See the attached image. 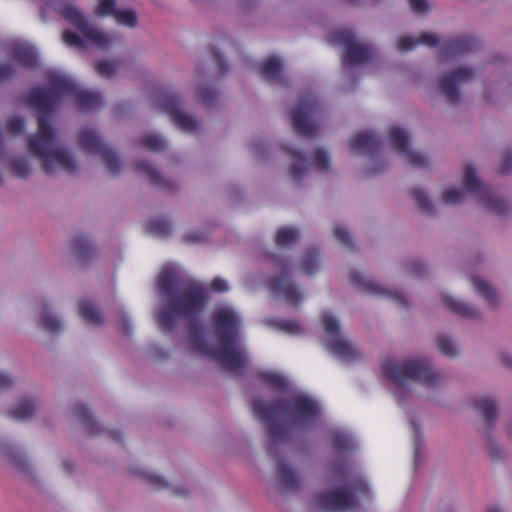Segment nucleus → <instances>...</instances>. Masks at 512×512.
I'll return each mask as SVG.
<instances>
[{
  "label": "nucleus",
  "instance_id": "1",
  "mask_svg": "<svg viewBox=\"0 0 512 512\" xmlns=\"http://www.w3.org/2000/svg\"><path fill=\"white\" fill-rule=\"evenodd\" d=\"M48 78L47 90H34L27 97L28 105L38 114V129L28 136L27 148L31 156L39 161L45 174H72L78 170V162L60 142L47 116L65 100L82 108L92 107L97 102V96L78 88L68 75L60 71H51Z\"/></svg>",
  "mask_w": 512,
  "mask_h": 512
},
{
  "label": "nucleus",
  "instance_id": "2",
  "mask_svg": "<svg viewBox=\"0 0 512 512\" xmlns=\"http://www.w3.org/2000/svg\"><path fill=\"white\" fill-rule=\"evenodd\" d=\"M242 319L230 305H222L215 310L214 325L219 336V347L212 349L201 334L193 335L189 349L198 356L210 357L228 370H238L247 361L245 349L239 338Z\"/></svg>",
  "mask_w": 512,
  "mask_h": 512
},
{
  "label": "nucleus",
  "instance_id": "3",
  "mask_svg": "<svg viewBox=\"0 0 512 512\" xmlns=\"http://www.w3.org/2000/svg\"><path fill=\"white\" fill-rule=\"evenodd\" d=\"M157 288L164 302L157 314V321L164 327H169L180 316L198 312L207 301V290L202 285L184 286L180 283V271L174 264L162 268L157 278Z\"/></svg>",
  "mask_w": 512,
  "mask_h": 512
},
{
  "label": "nucleus",
  "instance_id": "4",
  "mask_svg": "<svg viewBox=\"0 0 512 512\" xmlns=\"http://www.w3.org/2000/svg\"><path fill=\"white\" fill-rule=\"evenodd\" d=\"M381 370L387 380L395 385L394 393L398 398L405 392L422 394L443 384L442 375L423 357L404 360L384 358Z\"/></svg>",
  "mask_w": 512,
  "mask_h": 512
},
{
  "label": "nucleus",
  "instance_id": "5",
  "mask_svg": "<svg viewBox=\"0 0 512 512\" xmlns=\"http://www.w3.org/2000/svg\"><path fill=\"white\" fill-rule=\"evenodd\" d=\"M255 416L267 424L287 423L298 427L310 425L319 413L317 402L309 395L298 392L287 403L271 406L262 401L253 405Z\"/></svg>",
  "mask_w": 512,
  "mask_h": 512
},
{
  "label": "nucleus",
  "instance_id": "6",
  "mask_svg": "<svg viewBox=\"0 0 512 512\" xmlns=\"http://www.w3.org/2000/svg\"><path fill=\"white\" fill-rule=\"evenodd\" d=\"M467 194H471L487 210L502 213L506 208L505 201L497 196L479 177L476 167L466 164L463 167L462 187L445 185L440 191V200L446 205L461 203Z\"/></svg>",
  "mask_w": 512,
  "mask_h": 512
},
{
  "label": "nucleus",
  "instance_id": "7",
  "mask_svg": "<svg viewBox=\"0 0 512 512\" xmlns=\"http://www.w3.org/2000/svg\"><path fill=\"white\" fill-rule=\"evenodd\" d=\"M320 322L324 332L322 344L334 357L351 361L361 355L358 347L341 332L340 323L332 312H323Z\"/></svg>",
  "mask_w": 512,
  "mask_h": 512
},
{
  "label": "nucleus",
  "instance_id": "8",
  "mask_svg": "<svg viewBox=\"0 0 512 512\" xmlns=\"http://www.w3.org/2000/svg\"><path fill=\"white\" fill-rule=\"evenodd\" d=\"M387 147L415 166L425 167L430 162L425 153L412 148L408 132L401 127H391L387 138Z\"/></svg>",
  "mask_w": 512,
  "mask_h": 512
},
{
  "label": "nucleus",
  "instance_id": "9",
  "mask_svg": "<svg viewBox=\"0 0 512 512\" xmlns=\"http://www.w3.org/2000/svg\"><path fill=\"white\" fill-rule=\"evenodd\" d=\"M285 149L291 156L292 163L289 167V174L295 181H298L304 177L310 167H314L322 172L328 171L331 167V159L329 154L321 148H318L313 152L309 163L306 162L298 150L291 147H286Z\"/></svg>",
  "mask_w": 512,
  "mask_h": 512
},
{
  "label": "nucleus",
  "instance_id": "10",
  "mask_svg": "<svg viewBox=\"0 0 512 512\" xmlns=\"http://www.w3.org/2000/svg\"><path fill=\"white\" fill-rule=\"evenodd\" d=\"M79 143L85 151L98 154L109 172L116 173L121 168V162L116 153L102 144L95 131L83 130L79 135Z\"/></svg>",
  "mask_w": 512,
  "mask_h": 512
},
{
  "label": "nucleus",
  "instance_id": "11",
  "mask_svg": "<svg viewBox=\"0 0 512 512\" xmlns=\"http://www.w3.org/2000/svg\"><path fill=\"white\" fill-rule=\"evenodd\" d=\"M356 492L347 493L332 489L321 493L313 501L314 508L321 512H343L355 506Z\"/></svg>",
  "mask_w": 512,
  "mask_h": 512
},
{
  "label": "nucleus",
  "instance_id": "12",
  "mask_svg": "<svg viewBox=\"0 0 512 512\" xmlns=\"http://www.w3.org/2000/svg\"><path fill=\"white\" fill-rule=\"evenodd\" d=\"M475 73L469 67H458L445 75L438 83L440 92L450 102L459 99L461 85L469 82Z\"/></svg>",
  "mask_w": 512,
  "mask_h": 512
},
{
  "label": "nucleus",
  "instance_id": "13",
  "mask_svg": "<svg viewBox=\"0 0 512 512\" xmlns=\"http://www.w3.org/2000/svg\"><path fill=\"white\" fill-rule=\"evenodd\" d=\"M350 281L354 287L361 293H366L375 296H384L397 303L405 304L406 300L402 293L391 291L377 281L367 277L361 272L353 271L350 274Z\"/></svg>",
  "mask_w": 512,
  "mask_h": 512
},
{
  "label": "nucleus",
  "instance_id": "14",
  "mask_svg": "<svg viewBox=\"0 0 512 512\" xmlns=\"http://www.w3.org/2000/svg\"><path fill=\"white\" fill-rule=\"evenodd\" d=\"M159 106L179 129L185 132H195L198 129V122L192 116L183 111L177 99L169 96H162L159 99Z\"/></svg>",
  "mask_w": 512,
  "mask_h": 512
},
{
  "label": "nucleus",
  "instance_id": "15",
  "mask_svg": "<svg viewBox=\"0 0 512 512\" xmlns=\"http://www.w3.org/2000/svg\"><path fill=\"white\" fill-rule=\"evenodd\" d=\"M343 53L344 64L351 67L361 65L371 58L369 47L348 34L343 35Z\"/></svg>",
  "mask_w": 512,
  "mask_h": 512
},
{
  "label": "nucleus",
  "instance_id": "16",
  "mask_svg": "<svg viewBox=\"0 0 512 512\" xmlns=\"http://www.w3.org/2000/svg\"><path fill=\"white\" fill-rule=\"evenodd\" d=\"M291 119L295 129L304 135H311L315 129L313 121V106L309 102L300 103L291 112Z\"/></svg>",
  "mask_w": 512,
  "mask_h": 512
},
{
  "label": "nucleus",
  "instance_id": "17",
  "mask_svg": "<svg viewBox=\"0 0 512 512\" xmlns=\"http://www.w3.org/2000/svg\"><path fill=\"white\" fill-rule=\"evenodd\" d=\"M377 141L370 132H359L349 141V149L355 155L371 153L375 150Z\"/></svg>",
  "mask_w": 512,
  "mask_h": 512
},
{
  "label": "nucleus",
  "instance_id": "18",
  "mask_svg": "<svg viewBox=\"0 0 512 512\" xmlns=\"http://www.w3.org/2000/svg\"><path fill=\"white\" fill-rule=\"evenodd\" d=\"M276 473L277 485L281 490L288 491L298 487L300 477L288 463H278Z\"/></svg>",
  "mask_w": 512,
  "mask_h": 512
},
{
  "label": "nucleus",
  "instance_id": "19",
  "mask_svg": "<svg viewBox=\"0 0 512 512\" xmlns=\"http://www.w3.org/2000/svg\"><path fill=\"white\" fill-rule=\"evenodd\" d=\"M442 302L447 309L462 317L474 319L479 316V311L475 307H473L469 303L456 299L451 295H443Z\"/></svg>",
  "mask_w": 512,
  "mask_h": 512
},
{
  "label": "nucleus",
  "instance_id": "20",
  "mask_svg": "<svg viewBox=\"0 0 512 512\" xmlns=\"http://www.w3.org/2000/svg\"><path fill=\"white\" fill-rule=\"evenodd\" d=\"M38 325L48 333H59L63 330L64 324L49 308L43 306L39 312Z\"/></svg>",
  "mask_w": 512,
  "mask_h": 512
},
{
  "label": "nucleus",
  "instance_id": "21",
  "mask_svg": "<svg viewBox=\"0 0 512 512\" xmlns=\"http://www.w3.org/2000/svg\"><path fill=\"white\" fill-rule=\"evenodd\" d=\"M8 165L17 177H27L33 171V161L29 155L17 154L9 159Z\"/></svg>",
  "mask_w": 512,
  "mask_h": 512
},
{
  "label": "nucleus",
  "instance_id": "22",
  "mask_svg": "<svg viewBox=\"0 0 512 512\" xmlns=\"http://www.w3.org/2000/svg\"><path fill=\"white\" fill-rule=\"evenodd\" d=\"M14 62L26 68L34 66L36 62V52L27 43H18L14 47Z\"/></svg>",
  "mask_w": 512,
  "mask_h": 512
},
{
  "label": "nucleus",
  "instance_id": "23",
  "mask_svg": "<svg viewBox=\"0 0 512 512\" xmlns=\"http://www.w3.org/2000/svg\"><path fill=\"white\" fill-rule=\"evenodd\" d=\"M470 283L474 290L483 297L487 302L493 304L498 299V294L495 289L482 277L480 276H472L470 278Z\"/></svg>",
  "mask_w": 512,
  "mask_h": 512
},
{
  "label": "nucleus",
  "instance_id": "24",
  "mask_svg": "<svg viewBox=\"0 0 512 512\" xmlns=\"http://www.w3.org/2000/svg\"><path fill=\"white\" fill-rule=\"evenodd\" d=\"M79 315L89 324H99L102 315L95 305L89 300L83 299L78 303Z\"/></svg>",
  "mask_w": 512,
  "mask_h": 512
},
{
  "label": "nucleus",
  "instance_id": "25",
  "mask_svg": "<svg viewBox=\"0 0 512 512\" xmlns=\"http://www.w3.org/2000/svg\"><path fill=\"white\" fill-rule=\"evenodd\" d=\"M275 291L278 297H282L288 303L296 305L303 299V294L294 286L286 284L283 281L275 285Z\"/></svg>",
  "mask_w": 512,
  "mask_h": 512
},
{
  "label": "nucleus",
  "instance_id": "26",
  "mask_svg": "<svg viewBox=\"0 0 512 512\" xmlns=\"http://www.w3.org/2000/svg\"><path fill=\"white\" fill-rule=\"evenodd\" d=\"M281 71V62L275 57L266 59L261 65V74L268 81L279 80Z\"/></svg>",
  "mask_w": 512,
  "mask_h": 512
},
{
  "label": "nucleus",
  "instance_id": "27",
  "mask_svg": "<svg viewBox=\"0 0 512 512\" xmlns=\"http://www.w3.org/2000/svg\"><path fill=\"white\" fill-rule=\"evenodd\" d=\"M439 351L448 357H455L460 353V346L447 334H440L436 338Z\"/></svg>",
  "mask_w": 512,
  "mask_h": 512
},
{
  "label": "nucleus",
  "instance_id": "28",
  "mask_svg": "<svg viewBox=\"0 0 512 512\" xmlns=\"http://www.w3.org/2000/svg\"><path fill=\"white\" fill-rule=\"evenodd\" d=\"M475 408L486 420H492L497 413L495 400L488 396L477 398L475 400Z\"/></svg>",
  "mask_w": 512,
  "mask_h": 512
},
{
  "label": "nucleus",
  "instance_id": "29",
  "mask_svg": "<svg viewBox=\"0 0 512 512\" xmlns=\"http://www.w3.org/2000/svg\"><path fill=\"white\" fill-rule=\"evenodd\" d=\"M37 409V404L32 399H24L19 402L17 407L13 410V415L15 418L20 420H25L30 418Z\"/></svg>",
  "mask_w": 512,
  "mask_h": 512
},
{
  "label": "nucleus",
  "instance_id": "30",
  "mask_svg": "<svg viewBox=\"0 0 512 512\" xmlns=\"http://www.w3.org/2000/svg\"><path fill=\"white\" fill-rule=\"evenodd\" d=\"M298 239L299 233L294 227H282L276 234V243L282 247L289 246Z\"/></svg>",
  "mask_w": 512,
  "mask_h": 512
},
{
  "label": "nucleus",
  "instance_id": "31",
  "mask_svg": "<svg viewBox=\"0 0 512 512\" xmlns=\"http://www.w3.org/2000/svg\"><path fill=\"white\" fill-rule=\"evenodd\" d=\"M320 267L318 254L315 252L306 253L300 263L299 269L308 275L314 274Z\"/></svg>",
  "mask_w": 512,
  "mask_h": 512
},
{
  "label": "nucleus",
  "instance_id": "32",
  "mask_svg": "<svg viewBox=\"0 0 512 512\" xmlns=\"http://www.w3.org/2000/svg\"><path fill=\"white\" fill-rule=\"evenodd\" d=\"M116 22L126 27H135L137 25V15L133 10L122 9L115 11L113 15Z\"/></svg>",
  "mask_w": 512,
  "mask_h": 512
},
{
  "label": "nucleus",
  "instance_id": "33",
  "mask_svg": "<svg viewBox=\"0 0 512 512\" xmlns=\"http://www.w3.org/2000/svg\"><path fill=\"white\" fill-rule=\"evenodd\" d=\"M140 142L142 146L152 151H160L165 148V140L159 135L147 133L141 136Z\"/></svg>",
  "mask_w": 512,
  "mask_h": 512
},
{
  "label": "nucleus",
  "instance_id": "34",
  "mask_svg": "<svg viewBox=\"0 0 512 512\" xmlns=\"http://www.w3.org/2000/svg\"><path fill=\"white\" fill-rule=\"evenodd\" d=\"M274 326L289 335H300L304 331L302 325L293 320H275Z\"/></svg>",
  "mask_w": 512,
  "mask_h": 512
},
{
  "label": "nucleus",
  "instance_id": "35",
  "mask_svg": "<svg viewBox=\"0 0 512 512\" xmlns=\"http://www.w3.org/2000/svg\"><path fill=\"white\" fill-rule=\"evenodd\" d=\"M115 0H95L94 13L101 17L113 16L116 11Z\"/></svg>",
  "mask_w": 512,
  "mask_h": 512
},
{
  "label": "nucleus",
  "instance_id": "36",
  "mask_svg": "<svg viewBox=\"0 0 512 512\" xmlns=\"http://www.w3.org/2000/svg\"><path fill=\"white\" fill-rule=\"evenodd\" d=\"M119 64L115 61L111 60H102L96 63L95 71L101 76L105 78L113 77L118 71Z\"/></svg>",
  "mask_w": 512,
  "mask_h": 512
},
{
  "label": "nucleus",
  "instance_id": "37",
  "mask_svg": "<svg viewBox=\"0 0 512 512\" xmlns=\"http://www.w3.org/2000/svg\"><path fill=\"white\" fill-rule=\"evenodd\" d=\"M412 194L419 208H421L424 211H429L433 208L432 201L428 193L424 189H414Z\"/></svg>",
  "mask_w": 512,
  "mask_h": 512
},
{
  "label": "nucleus",
  "instance_id": "38",
  "mask_svg": "<svg viewBox=\"0 0 512 512\" xmlns=\"http://www.w3.org/2000/svg\"><path fill=\"white\" fill-rule=\"evenodd\" d=\"M142 477L157 489L164 488L168 485L167 481L162 476L150 470H144Z\"/></svg>",
  "mask_w": 512,
  "mask_h": 512
},
{
  "label": "nucleus",
  "instance_id": "39",
  "mask_svg": "<svg viewBox=\"0 0 512 512\" xmlns=\"http://www.w3.org/2000/svg\"><path fill=\"white\" fill-rule=\"evenodd\" d=\"M7 128L11 134L19 135L25 131L26 122L23 118L19 116H12L7 121Z\"/></svg>",
  "mask_w": 512,
  "mask_h": 512
},
{
  "label": "nucleus",
  "instance_id": "40",
  "mask_svg": "<svg viewBox=\"0 0 512 512\" xmlns=\"http://www.w3.org/2000/svg\"><path fill=\"white\" fill-rule=\"evenodd\" d=\"M262 376L267 383L275 387L282 388L287 384L285 377L276 371H265Z\"/></svg>",
  "mask_w": 512,
  "mask_h": 512
},
{
  "label": "nucleus",
  "instance_id": "41",
  "mask_svg": "<svg viewBox=\"0 0 512 512\" xmlns=\"http://www.w3.org/2000/svg\"><path fill=\"white\" fill-rule=\"evenodd\" d=\"M512 171V151L503 152L498 165V173L508 174Z\"/></svg>",
  "mask_w": 512,
  "mask_h": 512
},
{
  "label": "nucleus",
  "instance_id": "42",
  "mask_svg": "<svg viewBox=\"0 0 512 512\" xmlns=\"http://www.w3.org/2000/svg\"><path fill=\"white\" fill-rule=\"evenodd\" d=\"M138 169L141 173H143L146 177H148L153 182H158L160 179V175L158 171L150 164L142 163L139 164Z\"/></svg>",
  "mask_w": 512,
  "mask_h": 512
},
{
  "label": "nucleus",
  "instance_id": "43",
  "mask_svg": "<svg viewBox=\"0 0 512 512\" xmlns=\"http://www.w3.org/2000/svg\"><path fill=\"white\" fill-rule=\"evenodd\" d=\"M334 236L344 245L351 244V237L349 232L343 226H335L334 227Z\"/></svg>",
  "mask_w": 512,
  "mask_h": 512
},
{
  "label": "nucleus",
  "instance_id": "44",
  "mask_svg": "<svg viewBox=\"0 0 512 512\" xmlns=\"http://www.w3.org/2000/svg\"><path fill=\"white\" fill-rule=\"evenodd\" d=\"M215 96L214 92L208 88H197V97L206 105L212 104V98Z\"/></svg>",
  "mask_w": 512,
  "mask_h": 512
},
{
  "label": "nucleus",
  "instance_id": "45",
  "mask_svg": "<svg viewBox=\"0 0 512 512\" xmlns=\"http://www.w3.org/2000/svg\"><path fill=\"white\" fill-rule=\"evenodd\" d=\"M417 41L408 36H402L397 41V47L400 51H408L414 48Z\"/></svg>",
  "mask_w": 512,
  "mask_h": 512
},
{
  "label": "nucleus",
  "instance_id": "46",
  "mask_svg": "<svg viewBox=\"0 0 512 512\" xmlns=\"http://www.w3.org/2000/svg\"><path fill=\"white\" fill-rule=\"evenodd\" d=\"M410 7L415 13H424L428 11L429 5L426 0H409Z\"/></svg>",
  "mask_w": 512,
  "mask_h": 512
},
{
  "label": "nucleus",
  "instance_id": "47",
  "mask_svg": "<svg viewBox=\"0 0 512 512\" xmlns=\"http://www.w3.org/2000/svg\"><path fill=\"white\" fill-rule=\"evenodd\" d=\"M211 289L216 292H225L229 289V285L226 280L222 278H215L211 282Z\"/></svg>",
  "mask_w": 512,
  "mask_h": 512
},
{
  "label": "nucleus",
  "instance_id": "48",
  "mask_svg": "<svg viewBox=\"0 0 512 512\" xmlns=\"http://www.w3.org/2000/svg\"><path fill=\"white\" fill-rule=\"evenodd\" d=\"M12 383L13 379L9 374L5 372H0V391L10 387Z\"/></svg>",
  "mask_w": 512,
  "mask_h": 512
},
{
  "label": "nucleus",
  "instance_id": "49",
  "mask_svg": "<svg viewBox=\"0 0 512 512\" xmlns=\"http://www.w3.org/2000/svg\"><path fill=\"white\" fill-rule=\"evenodd\" d=\"M420 42L423 44H426L428 46H433L437 43V38H436V36H434L432 34L425 33L421 36Z\"/></svg>",
  "mask_w": 512,
  "mask_h": 512
},
{
  "label": "nucleus",
  "instance_id": "50",
  "mask_svg": "<svg viewBox=\"0 0 512 512\" xmlns=\"http://www.w3.org/2000/svg\"><path fill=\"white\" fill-rule=\"evenodd\" d=\"M500 361L503 365L512 369V354L502 353L500 355Z\"/></svg>",
  "mask_w": 512,
  "mask_h": 512
},
{
  "label": "nucleus",
  "instance_id": "51",
  "mask_svg": "<svg viewBox=\"0 0 512 512\" xmlns=\"http://www.w3.org/2000/svg\"><path fill=\"white\" fill-rule=\"evenodd\" d=\"M10 75H11V72L9 71V69L0 65V79L7 78Z\"/></svg>",
  "mask_w": 512,
  "mask_h": 512
},
{
  "label": "nucleus",
  "instance_id": "52",
  "mask_svg": "<svg viewBox=\"0 0 512 512\" xmlns=\"http://www.w3.org/2000/svg\"><path fill=\"white\" fill-rule=\"evenodd\" d=\"M200 238H201V237H200V235H199V234H196L195 236H194V235H188V236H187V240H188L189 242H196V241H198Z\"/></svg>",
  "mask_w": 512,
  "mask_h": 512
},
{
  "label": "nucleus",
  "instance_id": "53",
  "mask_svg": "<svg viewBox=\"0 0 512 512\" xmlns=\"http://www.w3.org/2000/svg\"><path fill=\"white\" fill-rule=\"evenodd\" d=\"M486 512H504V511L501 508L494 506V507L488 508Z\"/></svg>",
  "mask_w": 512,
  "mask_h": 512
},
{
  "label": "nucleus",
  "instance_id": "54",
  "mask_svg": "<svg viewBox=\"0 0 512 512\" xmlns=\"http://www.w3.org/2000/svg\"><path fill=\"white\" fill-rule=\"evenodd\" d=\"M337 446H338L339 448H344V447H345V445L341 442V440H339V441L337 442Z\"/></svg>",
  "mask_w": 512,
  "mask_h": 512
},
{
  "label": "nucleus",
  "instance_id": "55",
  "mask_svg": "<svg viewBox=\"0 0 512 512\" xmlns=\"http://www.w3.org/2000/svg\"><path fill=\"white\" fill-rule=\"evenodd\" d=\"M339 437H340V439H342V438H343V439H344V441H347V440H348L346 435H340Z\"/></svg>",
  "mask_w": 512,
  "mask_h": 512
},
{
  "label": "nucleus",
  "instance_id": "56",
  "mask_svg": "<svg viewBox=\"0 0 512 512\" xmlns=\"http://www.w3.org/2000/svg\"><path fill=\"white\" fill-rule=\"evenodd\" d=\"M255 153H256V154H260V150H259V148H258V147H255Z\"/></svg>",
  "mask_w": 512,
  "mask_h": 512
},
{
  "label": "nucleus",
  "instance_id": "57",
  "mask_svg": "<svg viewBox=\"0 0 512 512\" xmlns=\"http://www.w3.org/2000/svg\"><path fill=\"white\" fill-rule=\"evenodd\" d=\"M159 233L160 234H165L166 233V228H164L163 230H160Z\"/></svg>",
  "mask_w": 512,
  "mask_h": 512
}]
</instances>
